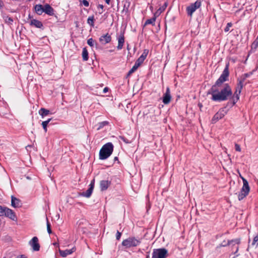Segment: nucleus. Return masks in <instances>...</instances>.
Instances as JSON below:
<instances>
[{"label": "nucleus", "instance_id": "1", "mask_svg": "<svg viewBox=\"0 0 258 258\" xmlns=\"http://www.w3.org/2000/svg\"><path fill=\"white\" fill-rule=\"evenodd\" d=\"M229 63L228 62L220 77L208 91V94L212 95L211 99L213 101L221 102L227 101L232 95L230 86L227 83L224 84L229 80Z\"/></svg>", "mask_w": 258, "mask_h": 258}, {"label": "nucleus", "instance_id": "2", "mask_svg": "<svg viewBox=\"0 0 258 258\" xmlns=\"http://www.w3.org/2000/svg\"><path fill=\"white\" fill-rule=\"evenodd\" d=\"M243 87V84L238 82L235 91L234 93H233V92L232 91V95L229 97V98L228 100L229 101L227 102V106H229L230 108L232 107L239 100V95L241 92Z\"/></svg>", "mask_w": 258, "mask_h": 258}, {"label": "nucleus", "instance_id": "3", "mask_svg": "<svg viewBox=\"0 0 258 258\" xmlns=\"http://www.w3.org/2000/svg\"><path fill=\"white\" fill-rule=\"evenodd\" d=\"M113 148V144L110 142L104 145L99 152V159L105 160L108 158L112 154Z\"/></svg>", "mask_w": 258, "mask_h": 258}, {"label": "nucleus", "instance_id": "4", "mask_svg": "<svg viewBox=\"0 0 258 258\" xmlns=\"http://www.w3.org/2000/svg\"><path fill=\"white\" fill-rule=\"evenodd\" d=\"M141 243L140 239H137L135 237H129L122 241L121 244L126 248L132 247H136Z\"/></svg>", "mask_w": 258, "mask_h": 258}, {"label": "nucleus", "instance_id": "5", "mask_svg": "<svg viewBox=\"0 0 258 258\" xmlns=\"http://www.w3.org/2000/svg\"><path fill=\"white\" fill-rule=\"evenodd\" d=\"M242 179L243 184L240 191L238 194V198L239 201H241L244 199L248 195L250 190V187L247 180L243 177Z\"/></svg>", "mask_w": 258, "mask_h": 258}, {"label": "nucleus", "instance_id": "6", "mask_svg": "<svg viewBox=\"0 0 258 258\" xmlns=\"http://www.w3.org/2000/svg\"><path fill=\"white\" fill-rule=\"evenodd\" d=\"M229 106H227V103L224 107L220 108L219 111L214 115L212 119V123H215L219 119L222 118L228 112Z\"/></svg>", "mask_w": 258, "mask_h": 258}, {"label": "nucleus", "instance_id": "7", "mask_svg": "<svg viewBox=\"0 0 258 258\" xmlns=\"http://www.w3.org/2000/svg\"><path fill=\"white\" fill-rule=\"evenodd\" d=\"M168 256V250L165 248L153 249L152 258H166Z\"/></svg>", "mask_w": 258, "mask_h": 258}, {"label": "nucleus", "instance_id": "8", "mask_svg": "<svg viewBox=\"0 0 258 258\" xmlns=\"http://www.w3.org/2000/svg\"><path fill=\"white\" fill-rule=\"evenodd\" d=\"M201 5V2L197 1L195 3L191 4L186 8V12L188 16H192L196 10L199 8Z\"/></svg>", "mask_w": 258, "mask_h": 258}, {"label": "nucleus", "instance_id": "9", "mask_svg": "<svg viewBox=\"0 0 258 258\" xmlns=\"http://www.w3.org/2000/svg\"><path fill=\"white\" fill-rule=\"evenodd\" d=\"M4 216L7 217L14 221H17V217L15 212L12 209L5 207Z\"/></svg>", "mask_w": 258, "mask_h": 258}, {"label": "nucleus", "instance_id": "10", "mask_svg": "<svg viewBox=\"0 0 258 258\" xmlns=\"http://www.w3.org/2000/svg\"><path fill=\"white\" fill-rule=\"evenodd\" d=\"M95 185V179H93L89 184V188L85 192H83L81 194V195L83 197L86 198H89L91 197Z\"/></svg>", "mask_w": 258, "mask_h": 258}, {"label": "nucleus", "instance_id": "11", "mask_svg": "<svg viewBox=\"0 0 258 258\" xmlns=\"http://www.w3.org/2000/svg\"><path fill=\"white\" fill-rule=\"evenodd\" d=\"M30 245L32 246L34 251H39L40 249V245L38 243V239L35 236L29 242Z\"/></svg>", "mask_w": 258, "mask_h": 258}, {"label": "nucleus", "instance_id": "12", "mask_svg": "<svg viewBox=\"0 0 258 258\" xmlns=\"http://www.w3.org/2000/svg\"><path fill=\"white\" fill-rule=\"evenodd\" d=\"M171 98L170 89L169 87H167L166 92L163 96L162 101L165 104H168L170 103Z\"/></svg>", "mask_w": 258, "mask_h": 258}, {"label": "nucleus", "instance_id": "13", "mask_svg": "<svg viewBox=\"0 0 258 258\" xmlns=\"http://www.w3.org/2000/svg\"><path fill=\"white\" fill-rule=\"evenodd\" d=\"M111 41V37L109 33L103 35L99 38L100 42L103 45L109 43Z\"/></svg>", "mask_w": 258, "mask_h": 258}, {"label": "nucleus", "instance_id": "14", "mask_svg": "<svg viewBox=\"0 0 258 258\" xmlns=\"http://www.w3.org/2000/svg\"><path fill=\"white\" fill-rule=\"evenodd\" d=\"M11 206L15 208H20L22 206V202L20 200L15 197L14 196H11Z\"/></svg>", "mask_w": 258, "mask_h": 258}, {"label": "nucleus", "instance_id": "15", "mask_svg": "<svg viewBox=\"0 0 258 258\" xmlns=\"http://www.w3.org/2000/svg\"><path fill=\"white\" fill-rule=\"evenodd\" d=\"M118 45L117 46V49L120 50L122 48L123 44L124 43V32H121L119 35L117 37Z\"/></svg>", "mask_w": 258, "mask_h": 258}, {"label": "nucleus", "instance_id": "16", "mask_svg": "<svg viewBox=\"0 0 258 258\" xmlns=\"http://www.w3.org/2000/svg\"><path fill=\"white\" fill-rule=\"evenodd\" d=\"M30 25L32 26H34L36 28L43 29L44 27L42 23L36 19H33L31 20Z\"/></svg>", "mask_w": 258, "mask_h": 258}, {"label": "nucleus", "instance_id": "17", "mask_svg": "<svg viewBox=\"0 0 258 258\" xmlns=\"http://www.w3.org/2000/svg\"><path fill=\"white\" fill-rule=\"evenodd\" d=\"M111 185V181L109 180H103L100 182V188L101 191L107 190L108 187Z\"/></svg>", "mask_w": 258, "mask_h": 258}, {"label": "nucleus", "instance_id": "18", "mask_svg": "<svg viewBox=\"0 0 258 258\" xmlns=\"http://www.w3.org/2000/svg\"><path fill=\"white\" fill-rule=\"evenodd\" d=\"M49 16H53L54 15V9L49 4H45L44 6V12Z\"/></svg>", "mask_w": 258, "mask_h": 258}, {"label": "nucleus", "instance_id": "19", "mask_svg": "<svg viewBox=\"0 0 258 258\" xmlns=\"http://www.w3.org/2000/svg\"><path fill=\"white\" fill-rule=\"evenodd\" d=\"M75 250V248H73L71 249H66L64 250L59 249V252L62 257H66L68 255L72 254Z\"/></svg>", "mask_w": 258, "mask_h": 258}, {"label": "nucleus", "instance_id": "20", "mask_svg": "<svg viewBox=\"0 0 258 258\" xmlns=\"http://www.w3.org/2000/svg\"><path fill=\"white\" fill-rule=\"evenodd\" d=\"M35 12L38 15H41L44 12V6L42 5H36L34 7Z\"/></svg>", "mask_w": 258, "mask_h": 258}, {"label": "nucleus", "instance_id": "21", "mask_svg": "<svg viewBox=\"0 0 258 258\" xmlns=\"http://www.w3.org/2000/svg\"><path fill=\"white\" fill-rule=\"evenodd\" d=\"M167 7V3L165 2L163 5L160 7L156 12L154 14L155 16L158 17L163 11H165Z\"/></svg>", "mask_w": 258, "mask_h": 258}, {"label": "nucleus", "instance_id": "22", "mask_svg": "<svg viewBox=\"0 0 258 258\" xmlns=\"http://www.w3.org/2000/svg\"><path fill=\"white\" fill-rule=\"evenodd\" d=\"M233 242L239 244L240 243V239L239 238H237L235 239H232L231 240H228L227 243L226 244H222L223 246H226L227 245H232V249H233Z\"/></svg>", "mask_w": 258, "mask_h": 258}, {"label": "nucleus", "instance_id": "23", "mask_svg": "<svg viewBox=\"0 0 258 258\" xmlns=\"http://www.w3.org/2000/svg\"><path fill=\"white\" fill-rule=\"evenodd\" d=\"M157 17V16H156L154 15V17L153 18L147 20L144 24V26L149 25V24H151L153 26H155V21H156Z\"/></svg>", "mask_w": 258, "mask_h": 258}, {"label": "nucleus", "instance_id": "24", "mask_svg": "<svg viewBox=\"0 0 258 258\" xmlns=\"http://www.w3.org/2000/svg\"><path fill=\"white\" fill-rule=\"evenodd\" d=\"M39 113L41 116V117L43 118L44 116L47 115L50 113V111L45 108H41L39 110Z\"/></svg>", "mask_w": 258, "mask_h": 258}, {"label": "nucleus", "instance_id": "25", "mask_svg": "<svg viewBox=\"0 0 258 258\" xmlns=\"http://www.w3.org/2000/svg\"><path fill=\"white\" fill-rule=\"evenodd\" d=\"M82 57L84 61H87L88 60V52L86 47L83 48L82 50Z\"/></svg>", "mask_w": 258, "mask_h": 258}, {"label": "nucleus", "instance_id": "26", "mask_svg": "<svg viewBox=\"0 0 258 258\" xmlns=\"http://www.w3.org/2000/svg\"><path fill=\"white\" fill-rule=\"evenodd\" d=\"M94 16H89L87 19V23L91 26L93 27L94 26Z\"/></svg>", "mask_w": 258, "mask_h": 258}, {"label": "nucleus", "instance_id": "27", "mask_svg": "<svg viewBox=\"0 0 258 258\" xmlns=\"http://www.w3.org/2000/svg\"><path fill=\"white\" fill-rule=\"evenodd\" d=\"M108 124V122L107 121H104L100 122H99L97 124L98 127L97 130H100L104 126L107 125Z\"/></svg>", "mask_w": 258, "mask_h": 258}, {"label": "nucleus", "instance_id": "28", "mask_svg": "<svg viewBox=\"0 0 258 258\" xmlns=\"http://www.w3.org/2000/svg\"><path fill=\"white\" fill-rule=\"evenodd\" d=\"M87 44L91 47L94 46L95 45L96 46L98 45L97 42L93 40V38H91L88 39Z\"/></svg>", "mask_w": 258, "mask_h": 258}, {"label": "nucleus", "instance_id": "29", "mask_svg": "<svg viewBox=\"0 0 258 258\" xmlns=\"http://www.w3.org/2000/svg\"><path fill=\"white\" fill-rule=\"evenodd\" d=\"M51 120V118H49L47 120L44 121L42 122V125L43 128L45 133L47 131V126Z\"/></svg>", "mask_w": 258, "mask_h": 258}, {"label": "nucleus", "instance_id": "30", "mask_svg": "<svg viewBox=\"0 0 258 258\" xmlns=\"http://www.w3.org/2000/svg\"><path fill=\"white\" fill-rule=\"evenodd\" d=\"M144 60L145 59H143V56H140L135 62V64H136L137 67H139L143 63Z\"/></svg>", "mask_w": 258, "mask_h": 258}, {"label": "nucleus", "instance_id": "31", "mask_svg": "<svg viewBox=\"0 0 258 258\" xmlns=\"http://www.w3.org/2000/svg\"><path fill=\"white\" fill-rule=\"evenodd\" d=\"M258 47V35L255 40L251 44L252 49H256Z\"/></svg>", "mask_w": 258, "mask_h": 258}, {"label": "nucleus", "instance_id": "32", "mask_svg": "<svg viewBox=\"0 0 258 258\" xmlns=\"http://www.w3.org/2000/svg\"><path fill=\"white\" fill-rule=\"evenodd\" d=\"M139 67H137L136 64H134L132 68L129 71L127 74V76H130L132 74L135 72Z\"/></svg>", "mask_w": 258, "mask_h": 258}, {"label": "nucleus", "instance_id": "33", "mask_svg": "<svg viewBox=\"0 0 258 258\" xmlns=\"http://www.w3.org/2000/svg\"><path fill=\"white\" fill-rule=\"evenodd\" d=\"M5 21L7 24H8L9 25H11L12 24V22H13V20L11 17L6 16L5 18Z\"/></svg>", "mask_w": 258, "mask_h": 258}, {"label": "nucleus", "instance_id": "34", "mask_svg": "<svg viewBox=\"0 0 258 258\" xmlns=\"http://www.w3.org/2000/svg\"><path fill=\"white\" fill-rule=\"evenodd\" d=\"M46 220H47V230L49 234H51L52 233V231L51 229V224L49 222L47 218H46Z\"/></svg>", "mask_w": 258, "mask_h": 258}, {"label": "nucleus", "instance_id": "35", "mask_svg": "<svg viewBox=\"0 0 258 258\" xmlns=\"http://www.w3.org/2000/svg\"><path fill=\"white\" fill-rule=\"evenodd\" d=\"M119 138L120 140H121L123 142H124L126 144H129L131 143V141L124 136H119Z\"/></svg>", "mask_w": 258, "mask_h": 258}, {"label": "nucleus", "instance_id": "36", "mask_svg": "<svg viewBox=\"0 0 258 258\" xmlns=\"http://www.w3.org/2000/svg\"><path fill=\"white\" fill-rule=\"evenodd\" d=\"M251 245L252 246L258 245V234L253 238Z\"/></svg>", "mask_w": 258, "mask_h": 258}, {"label": "nucleus", "instance_id": "37", "mask_svg": "<svg viewBox=\"0 0 258 258\" xmlns=\"http://www.w3.org/2000/svg\"><path fill=\"white\" fill-rule=\"evenodd\" d=\"M232 26V24L231 22L228 23L226 27L224 29V31L227 32L229 31L230 27Z\"/></svg>", "mask_w": 258, "mask_h": 258}, {"label": "nucleus", "instance_id": "38", "mask_svg": "<svg viewBox=\"0 0 258 258\" xmlns=\"http://www.w3.org/2000/svg\"><path fill=\"white\" fill-rule=\"evenodd\" d=\"M246 78H245L243 75H242L240 78L238 79L237 81L238 82H241L242 84H243V83L245 82L246 80Z\"/></svg>", "mask_w": 258, "mask_h": 258}, {"label": "nucleus", "instance_id": "39", "mask_svg": "<svg viewBox=\"0 0 258 258\" xmlns=\"http://www.w3.org/2000/svg\"><path fill=\"white\" fill-rule=\"evenodd\" d=\"M5 207L0 205V217L4 216Z\"/></svg>", "mask_w": 258, "mask_h": 258}, {"label": "nucleus", "instance_id": "40", "mask_svg": "<svg viewBox=\"0 0 258 258\" xmlns=\"http://www.w3.org/2000/svg\"><path fill=\"white\" fill-rule=\"evenodd\" d=\"M121 233L119 232V231H117L116 234V239L117 240H119L120 239V237L121 236Z\"/></svg>", "mask_w": 258, "mask_h": 258}, {"label": "nucleus", "instance_id": "41", "mask_svg": "<svg viewBox=\"0 0 258 258\" xmlns=\"http://www.w3.org/2000/svg\"><path fill=\"white\" fill-rule=\"evenodd\" d=\"M148 53V51L147 50H146V49L144 50L143 53L140 56V57H143V59H145L146 57H147V56Z\"/></svg>", "mask_w": 258, "mask_h": 258}, {"label": "nucleus", "instance_id": "42", "mask_svg": "<svg viewBox=\"0 0 258 258\" xmlns=\"http://www.w3.org/2000/svg\"><path fill=\"white\" fill-rule=\"evenodd\" d=\"M235 149L236 151L240 152L241 151V148L240 145H239L237 144H235Z\"/></svg>", "mask_w": 258, "mask_h": 258}, {"label": "nucleus", "instance_id": "43", "mask_svg": "<svg viewBox=\"0 0 258 258\" xmlns=\"http://www.w3.org/2000/svg\"><path fill=\"white\" fill-rule=\"evenodd\" d=\"M82 4L86 7H88L89 6V2L87 0H83Z\"/></svg>", "mask_w": 258, "mask_h": 258}, {"label": "nucleus", "instance_id": "44", "mask_svg": "<svg viewBox=\"0 0 258 258\" xmlns=\"http://www.w3.org/2000/svg\"><path fill=\"white\" fill-rule=\"evenodd\" d=\"M129 6H130V3H128L127 6H126V4H124V6H123V11H124L125 12H128Z\"/></svg>", "mask_w": 258, "mask_h": 258}, {"label": "nucleus", "instance_id": "45", "mask_svg": "<svg viewBox=\"0 0 258 258\" xmlns=\"http://www.w3.org/2000/svg\"><path fill=\"white\" fill-rule=\"evenodd\" d=\"M252 74V72H249L248 73H245L243 75L245 78H247L249 77Z\"/></svg>", "mask_w": 258, "mask_h": 258}, {"label": "nucleus", "instance_id": "46", "mask_svg": "<svg viewBox=\"0 0 258 258\" xmlns=\"http://www.w3.org/2000/svg\"><path fill=\"white\" fill-rule=\"evenodd\" d=\"M233 254H234L233 253L230 254L229 255V258H235L236 257L238 256L239 255V254H237L233 256Z\"/></svg>", "mask_w": 258, "mask_h": 258}, {"label": "nucleus", "instance_id": "47", "mask_svg": "<svg viewBox=\"0 0 258 258\" xmlns=\"http://www.w3.org/2000/svg\"><path fill=\"white\" fill-rule=\"evenodd\" d=\"M238 250H239V247L238 246H237L236 247H235V251L234 252H232L234 254H238Z\"/></svg>", "mask_w": 258, "mask_h": 258}, {"label": "nucleus", "instance_id": "48", "mask_svg": "<svg viewBox=\"0 0 258 258\" xmlns=\"http://www.w3.org/2000/svg\"><path fill=\"white\" fill-rule=\"evenodd\" d=\"M4 6V2L0 0V9L1 10L3 8Z\"/></svg>", "mask_w": 258, "mask_h": 258}, {"label": "nucleus", "instance_id": "49", "mask_svg": "<svg viewBox=\"0 0 258 258\" xmlns=\"http://www.w3.org/2000/svg\"><path fill=\"white\" fill-rule=\"evenodd\" d=\"M108 90H109V89H108V87H105V88L103 89V92L104 93H107V92L108 91Z\"/></svg>", "mask_w": 258, "mask_h": 258}, {"label": "nucleus", "instance_id": "50", "mask_svg": "<svg viewBox=\"0 0 258 258\" xmlns=\"http://www.w3.org/2000/svg\"><path fill=\"white\" fill-rule=\"evenodd\" d=\"M198 105L199 107L200 108V110L202 111V108L203 107V104L199 102L198 103Z\"/></svg>", "mask_w": 258, "mask_h": 258}, {"label": "nucleus", "instance_id": "51", "mask_svg": "<svg viewBox=\"0 0 258 258\" xmlns=\"http://www.w3.org/2000/svg\"><path fill=\"white\" fill-rule=\"evenodd\" d=\"M227 243V242H226L225 240H224V241L222 242V243L221 244H220L219 247H223V246H222V244H226Z\"/></svg>", "mask_w": 258, "mask_h": 258}, {"label": "nucleus", "instance_id": "52", "mask_svg": "<svg viewBox=\"0 0 258 258\" xmlns=\"http://www.w3.org/2000/svg\"><path fill=\"white\" fill-rule=\"evenodd\" d=\"M103 8H104V6H103L102 5H100H100H99L98 6V8H100V9H101L102 10H103Z\"/></svg>", "mask_w": 258, "mask_h": 258}, {"label": "nucleus", "instance_id": "53", "mask_svg": "<svg viewBox=\"0 0 258 258\" xmlns=\"http://www.w3.org/2000/svg\"><path fill=\"white\" fill-rule=\"evenodd\" d=\"M53 244L54 246H59L58 243H57V242H54V243H53Z\"/></svg>", "mask_w": 258, "mask_h": 258}, {"label": "nucleus", "instance_id": "54", "mask_svg": "<svg viewBox=\"0 0 258 258\" xmlns=\"http://www.w3.org/2000/svg\"><path fill=\"white\" fill-rule=\"evenodd\" d=\"M110 1V0H105L106 3L108 5L109 4Z\"/></svg>", "mask_w": 258, "mask_h": 258}, {"label": "nucleus", "instance_id": "55", "mask_svg": "<svg viewBox=\"0 0 258 258\" xmlns=\"http://www.w3.org/2000/svg\"><path fill=\"white\" fill-rule=\"evenodd\" d=\"M118 158L117 157H115L114 158V161H118Z\"/></svg>", "mask_w": 258, "mask_h": 258}, {"label": "nucleus", "instance_id": "56", "mask_svg": "<svg viewBox=\"0 0 258 258\" xmlns=\"http://www.w3.org/2000/svg\"><path fill=\"white\" fill-rule=\"evenodd\" d=\"M146 258H150V255H149V252H148V254L146 255Z\"/></svg>", "mask_w": 258, "mask_h": 258}]
</instances>
